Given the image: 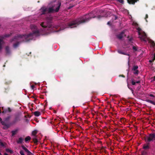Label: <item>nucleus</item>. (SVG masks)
<instances>
[{
    "label": "nucleus",
    "mask_w": 155,
    "mask_h": 155,
    "mask_svg": "<svg viewBox=\"0 0 155 155\" xmlns=\"http://www.w3.org/2000/svg\"><path fill=\"white\" fill-rule=\"evenodd\" d=\"M31 28L32 31V33H31L27 35H18L11 40V42H16L13 45L14 48L18 47L21 42L28 41L30 40L33 39L34 37L38 35L40 31L37 29V26L34 25H31Z\"/></svg>",
    "instance_id": "1"
},
{
    "label": "nucleus",
    "mask_w": 155,
    "mask_h": 155,
    "mask_svg": "<svg viewBox=\"0 0 155 155\" xmlns=\"http://www.w3.org/2000/svg\"><path fill=\"white\" fill-rule=\"evenodd\" d=\"M132 25L135 26V28L138 34L139 38L141 41L145 42L148 41L151 44V46L153 47H154L155 46L154 42L147 37L145 33L138 27V25L136 22L133 21Z\"/></svg>",
    "instance_id": "2"
},
{
    "label": "nucleus",
    "mask_w": 155,
    "mask_h": 155,
    "mask_svg": "<svg viewBox=\"0 0 155 155\" xmlns=\"http://www.w3.org/2000/svg\"><path fill=\"white\" fill-rule=\"evenodd\" d=\"M52 6L49 8L45 7H42L40 10V15H43L48 13L57 12L59 10L61 4L60 2L54 1L52 3Z\"/></svg>",
    "instance_id": "3"
},
{
    "label": "nucleus",
    "mask_w": 155,
    "mask_h": 155,
    "mask_svg": "<svg viewBox=\"0 0 155 155\" xmlns=\"http://www.w3.org/2000/svg\"><path fill=\"white\" fill-rule=\"evenodd\" d=\"M92 14L91 13L87 14L84 16L81 17L77 20H76L71 23L69 24V28H73L76 27L78 25L81 23L86 22L92 18H94L95 17H92Z\"/></svg>",
    "instance_id": "4"
},
{
    "label": "nucleus",
    "mask_w": 155,
    "mask_h": 155,
    "mask_svg": "<svg viewBox=\"0 0 155 155\" xmlns=\"http://www.w3.org/2000/svg\"><path fill=\"white\" fill-rule=\"evenodd\" d=\"M11 117V116H8L4 119V121H2L1 122L2 124L4 126V129H7L10 127V125L8 123V122Z\"/></svg>",
    "instance_id": "5"
},
{
    "label": "nucleus",
    "mask_w": 155,
    "mask_h": 155,
    "mask_svg": "<svg viewBox=\"0 0 155 155\" xmlns=\"http://www.w3.org/2000/svg\"><path fill=\"white\" fill-rule=\"evenodd\" d=\"M145 140L147 142L155 140V134H150L149 136L146 137Z\"/></svg>",
    "instance_id": "6"
},
{
    "label": "nucleus",
    "mask_w": 155,
    "mask_h": 155,
    "mask_svg": "<svg viewBox=\"0 0 155 155\" xmlns=\"http://www.w3.org/2000/svg\"><path fill=\"white\" fill-rule=\"evenodd\" d=\"M138 67L137 66H133L132 68V71H133V73L135 74H138L139 73V71L137 70Z\"/></svg>",
    "instance_id": "7"
},
{
    "label": "nucleus",
    "mask_w": 155,
    "mask_h": 155,
    "mask_svg": "<svg viewBox=\"0 0 155 155\" xmlns=\"http://www.w3.org/2000/svg\"><path fill=\"white\" fill-rule=\"evenodd\" d=\"M41 25L43 28L49 27L50 26V22H48L47 23L42 22L41 24Z\"/></svg>",
    "instance_id": "8"
},
{
    "label": "nucleus",
    "mask_w": 155,
    "mask_h": 155,
    "mask_svg": "<svg viewBox=\"0 0 155 155\" xmlns=\"http://www.w3.org/2000/svg\"><path fill=\"white\" fill-rule=\"evenodd\" d=\"M23 140L24 139L21 137H20L17 140V143L18 144H21L22 143Z\"/></svg>",
    "instance_id": "9"
},
{
    "label": "nucleus",
    "mask_w": 155,
    "mask_h": 155,
    "mask_svg": "<svg viewBox=\"0 0 155 155\" xmlns=\"http://www.w3.org/2000/svg\"><path fill=\"white\" fill-rule=\"evenodd\" d=\"M117 52L119 54L129 56V54H127L126 52H123L120 50H118Z\"/></svg>",
    "instance_id": "10"
},
{
    "label": "nucleus",
    "mask_w": 155,
    "mask_h": 155,
    "mask_svg": "<svg viewBox=\"0 0 155 155\" xmlns=\"http://www.w3.org/2000/svg\"><path fill=\"white\" fill-rule=\"evenodd\" d=\"M124 32V31L122 32L120 34L118 35H117V37L118 38L120 39L122 38L123 36V34Z\"/></svg>",
    "instance_id": "11"
},
{
    "label": "nucleus",
    "mask_w": 155,
    "mask_h": 155,
    "mask_svg": "<svg viewBox=\"0 0 155 155\" xmlns=\"http://www.w3.org/2000/svg\"><path fill=\"white\" fill-rule=\"evenodd\" d=\"M21 147L28 154L31 153L24 146H22Z\"/></svg>",
    "instance_id": "12"
},
{
    "label": "nucleus",
    "mask_w": 155,
    "mask_h": 155,
    "mask_svg": "<svg viewBox=\"0 0 155 155\" xmlns=\"http://www.w3.org/2000/svg\"><path fill=\"white\" fill-rule=\"evenodd\" d=\"M18 130V129H16L14 130H12V136H13L15 135L17 132Z\"/></svg>",
    "instance_id": "13"
},
{
    "label": "nucleus",
    "mask_w": 155,
    "mask_h": 155,
    "mask_svg": "<svg viewBox=\"0 0 155 155\" xmlns=\"http://www.w3.org/2000/svg\"><path fill=\"white\" fill-rule=\"evenodd\" d=\"M5 50L6 51V54H9L10 53L9 48L8 47H6L5 48Z\"/></svg>",
    "instance_id": "14"
},
{
    "label": "nucleus",
    "mask_w": 155,
    "mask_h": 155,
    "mask_svg": "<svg viewBox=\"0 0 155 155\" xmlns=\"http://www.w3.org/2000/svg\"><path fill=\"white\" fill-rule=\"evenodd\" d=\"M34 115L36 117H38L40 115V113L38 111H35L34 113Z\"/></svg>",
    "instance_id": "15"
},
{
    "label": "nucleus",
    "mask_w": 155,
    "mask_h": 155,
    "mask_svg": "<svg viewBox=\"0 0 155 155\" xmlns=\"http://www.w3.org/2000/svg\"><path fill=\"white\" fill-rule=\"evenodd\" d=\"M146 101L147 102L150 103L151 104H152L154 105H155V102H153L152 101L150 100H149L147 99L146 100Z\"/></svg>",
    "instance_id": "16"
},
{
    "label": "nucleus",
    "mask_w": 155,
    "mask_h": 155,
    "mask_svg": "<svg viewBox=\"0 0 155 155\" xmlns=\"http://www.w3.org/2000/svg\"><path fill=\"white\" fill-rule=\"evenodd\" d=\"M31 139V137H30L28 136L25 139V141L27 142L28 140H29Z\"/></svg>",
    "instance_id": "17"
},
{
    "label": "nucleus",
    "mask_w": 155,
    "mask_h": 155,
    "mask_svg": "<svg viewBox=\"0 0 155 155\" xmlns=\"http://www.w3.org/2000/svg\"><path fill=\"white\" fill-rule=\"evenodd\" d=\"M140 82V81H137L135 82L133 80L132 81V85H134L136 83H139Z\"/></svg>",
    "instance_id": "18"
},
{
    "label": "nucleus",
    "mask_w": 155,
    "mask_h": 155,
    "mask_svg": "<svg viewBox=\"0 0 155 155\" xmlns=\"http://www.w3.org/2000/svg\"><path fill=\"white\" fill-rule=\"evenodd\" d=\"M6 151L7 152H10L11 153H13V151L12 150H10L9 149H6Z\"/></svg>",
    "instance_id": "19"
},
{
    "label": "nucleus",
    "mask_w": 155,
    "mask_h": 155,
    "mask_svg": "<svg viewBox=\"0 0 155 155\" xmlns=\"http://www.w3.org/2000/svg\"><path fill=\"white\" fill-rule=\"evenodd\" d=\"M3 43V41L2 39H0V51L2 48V45Z\"/></svg>",
    "instance_id": "20"
},
{
    "label": "nucleus",
    "mask_w": 155,
    "mask_h": 155,
    "mask_svg": "<svg viewBox=\"0 0 155 155\" xmlns=\"http://www.w3.org/2000/svg\"><path fill=\"white\" fill-rule=\"evenodd\" d=\"M37 133V131L36 130H34L32 132V135L33 136H35Z\"/></svg>",
    "instance_id": "21"
},
{
    "label": "nucleus",
    "mask_w": 155,
    "mask_h": 155,
    "mask_svg": "<svg viewBox=\"0 0 155 155\" xmlns=\"http://www.w3.org/2000/svg\"><path fill=\"white\" fill-rule=\"evenodd\" d=\"M33 138L35 142H37V140L36 138V137L35 136H33Z\"/></svg>",
    "instance_id": "22"
},
{
    "label": "nucleus",
    "mask_w": 155,
    "mask_h": 155,
    "mask_svg": "<svg viewBox=\"0 0 155 155\" xmlns=\"http://www.w3.org/2000/svg\"><path fill=\"white\" fill-rule=\"evenodd\" d=\"M20 153L21 155H25L24 152L22 150H21L20 151Z\"/></svg>",
    "instance_id": "23"
},
{
    "label": "nucleus",
    "mask_w": 155,
    "mask_h": 155,
    "mask_svg": "<svg viewBox=\"0 0 155 155\" xmlns=\"http://www.w3.org/2000/svg\"><path fill=\"white\" fill-rule=\"evenodd\" d=\"M148 148V145L147 146H144L143 147V148L144 149H147Z\"/></svg>",
    "instance_id": "24"
},
{
    "label": "nucleus",
    "mask_w": 155,
    "mask_h": 155,
    "mask_svg": "<svg viewBox=\"0 0 155 155\" xmlns=\"http://www.w3.org/2000/svg\"><path fill=\"white\" fill-rule=\"evenodd\" d=\"M133 48L135 51L137 50V48L135 46H133Z\"/></svg>",
    "instance_id": "25"
},
{
    "label": "nucleus",
    "mask_w": 155,
    "mask_h": 155,
    "mask_svg": "<svg viewBox=\"0 0 155 155\" xmlns=\"http://www.w3.org/2000/svg\"><path fill=\"white\" fill-rule=\"evenodd\" d=\"M118 1L121 3H123L124 2L123 0H118Z\"/></svg>",
    "instance_id": "26"
},
{
    "label": "nucleus",
    "mask_w": 155,
    "mask_h": 155,
    "mask_svg": "<svg viewBox=\"0 0 155 155\" xmlns=\"http://www.w3.org/2000/svg\"><path fill=\"white\" fill-rule=\"evenodd\" d=\"M0 145L2 146H4V145L3 143L2 142H0Z\"/></svg>",
    "instance_id": "27"
},
{
    "label": "nucleus",
    "mask_w": 155,
    "mask_h": 155,
    "mask_svg": "<svg viewBox=\"0 0 155 155\" xmlns=\"http://www.w3.org/2000/svg\"><path fill=\"white\" fill-rule=\"evenodd\" d=\"M18 120V118H16L14 120V123H15L17 120Z\"/></svg>",
    "instance_id": "28"
},
{
    "label": "nucleus",
    "mask_w": 155,
    "mask_h": 155,
    "mask_svg": "<svg viewBox=\"0 0 155 155\" xmlns=\"http://www.w3.org/2000/svg\"><path fill=\"white\" fill-rule=\"evenodd\" d=\"M146 154V152H143L142 153V155H145Z\"/></svg>",
    "instance_id": "29"
},
{
    "label": "nucleus",
    "mask_w": 155,
    "mask_h": 155,
    "mask_svg": "<svg viewBox=\"0 0 155 155\" xmlns=\"http://www.w3.org/2000/svg\"><path fill=\"white\" fill-rule=\"evenodd\" d=\"M154 60H153V59L152 60H150L149 61V62H152Z\"/></svg>",
    "instance_id": "30"
},
{
    "label": "nucleus",
    "mask_w": 155,
    "mask_h": 155,
    "mask_svg": "<svg viewBox=\"0 0 155 155\" xmlns=\"http://www.w3.org/2000/svg\"><path fill=\"white\" fill-rule=\"evenodd\" d=\"M31 87L32 89H33L34 88V85H31Z\"/></svg>",
    "instance_id": "31"
},
{
    "label": "nucleus",
    "mask_w": 155,
    "mask_h": 155,
    "mask_svg": "<svg viewBox=\"0 0 155 155\" xmlns=\"http://www.w3.org/2000/svg\"><path fill=\"white\" fill-rule=\"evenodd\" d=\"M153 56V60H155V55H154Z\"/></svg>",
    "instance_id": "32"
},
{
    "label": "nucleus",
    "mask_w": 155,
    "mask_h": 155,
    "mask_svg": "<svg viewBox=\"0 0 155 155\" xmlns=\"http://www.w3.org/2000/svg\"><path fill=\"white\" fill-rule=\"evenodd\" d=\"M150 97H154V96L153 95V94H150Z\"/></svg>",
    "instance_id": "33"
},
{
    "label": "nucleus",
    "mask_w": 155,
    "mask_h": 155,
    "mask_svg": "<svg viewBox=\"0 0 155 155\" xmlns=\"http://www.w3.org/2000/svg\"><path fill=\"white\" fill-rule=\"evenodd\" d=\"M73 7V6H70L69 7H68V9H70V8H72Z\"/></svg>",
    "instance_id": "34"
},
{
    "label": "nucleus",
    "mask_w": 155,
    "mask_h": 155,
    "mask_svg": "<svg viewBox=\"0 0 155 155\" xmlns=\"http://www.w3.org/2000/svg\"><path fill=\"white\" fill-rule=\"evenodd\" d=\"M51 19V17H50L48 19L49 20V21H50Z\"/></svg>",
    "instance_id": "35"
},
{
    "label": "nucleus",
    "mask_w": 155,
    "mask_h": 155,
    "mask_svg": "<svg viewBox=\"0 0 155 155\" xmlns=\"http://www.w3.org/2000/svg\"><path fill=\"white\" fill-rule=\"evenodd\" d=\"M107 24L108 25H110V21H108L107 22Z\"/></svg>",
    "instance_id": "36"
},
{
    "label": "nucleus",
    "mask_w": 155,
    "mask_h": 155,
    "mask_svg": "<svg viewBox=\"0 0 155 155\" xmlns=\"http://www.w3.org/2000/svg\"><path fill=\"white\" fill-rule=\"evenodd\" d=\"M148 17V15H146V18H145V19H146V18H147Z\"/></svg>",
    "instance_id": "37"
},
{
    "label": "nucleus",
    "mask_w": 155,
    "mask_h": 155,
    "mask_svg": "<svg viewBox=\"0 0 155 155\" xmlns=\"http://www.w3.org/2000/svg\"><path fill=\"white\" fill-rule=\"evenodd\" d=\"M117 19V16H115V18H114V20H116V19Z\"/></svg>",
    "instance_id": "38"
},
{
    "label": "nucleus",
    "mask_w": 155,
    "mask_h": 155,
    "mask_svg": "<svg viewBox=\"0 0 155 155\" xmlns=\"http://www.w3.org/2000/svg\"><path fill=\"white\" fill-rule=\"evenodd\" d=\"M9 35H5V37H9Z\"/></svg>",
    "instance_id": "39"
},
{
    "label": "nucleus",
    "mask_w": 155,
    "mask_h": 155,
    "mask_svg": "<svg viewBox=\"0 0 155 155\" xmlns=\"http://www.w3.org/2000/svg\"><path fill=\"white\" fill-rule=\"evenodd\" d=\"M97 18H101V17L100 16H98V17H97Z\"/></svg>",
    "instance_id": "40"
},
{
    "label": "nucleus",
    "mask_w": 155,
    "mask_h": 155,
    "mask_svg": "<svg viewBox=\"0 0 155 155\" xmlns=\"http://www.w3.org/2000/svg\"><path fill=\"white\" fill-rule=\"evenodd\" d=\"M4 155H8V154L6 153H4Z\"/></svg>",
    "instance_id": "41"
},
{
    "label": "nucleus",
    "mask_w": 155,
    "mask_h": 155,
    "mask_svg": "<svg viewBox=\"0 0 155 155\" xmlns=\"http://www.w3.org/2000/svg\"><path fill=\"white\" fill-rule=\"evenodd\" d=\"M0 121H1V122L2 121V119H1V118H0Z\"/></svg>",
    "instance_id": "42"
},
{
    "label": "nucleus",
    "mask_w": 155,
    "mask_h": 155,
    "mask_svg": "<svg viewBox=\"0 0 155 155\" xmlns=\"http://www.w3.org/2000/svg\"><path fill=\"white\" fill-rule=\"evenodd\" d=\"M153 80H155V76L154 77V78H153Z\"/></svg>",
    "instance_id": "43"
},
{
    "label": "nucleus",
    "mask_w": 155,
    "mask_h": 155,
    "mask_svg": "<svg viewBox=\"0 0 155 155\" xmlns=\"http://www.w3.org/2000/svg\"><path fill=\"white\" fill-rule=\"evenodd\" d=\"M123 48H126V47H125V46H124H124H123Z\"/></svg>",
    "instance_id": "44"
},
{
    "label": "nucleus",
    "mask_w": 155,
    "mask_h": 155,
    "mask_svg": "<svg viewBox=\"0 0 155 155\" xmlns=\"http://www.w3.org/2000/svg\"><path fill=\"white\" fill-rule=\"evenodd\" d=\"M129 57L128 58V63L129 64Z\"/></svg>",
    "instance_id": "45"
},
{
    "label": "nucleus",
    "mask_w": 155,
    "mask_h": 155,
    "mask_svg": "<svg viewBox=\"0 0 155 155\" xmlns=\"http://www.w3.org/2000/svg\"><path fill=\"white\" fill-rule=\"evenodd\" d=\"M0 155H2V154L0 153Z\"/></svg>",
    "instance_id": "46"
},
{
    "label": "nucleus",
    "mask_w": 155,
    "mask_h": 155,
    "mask_svg": "<svg viewBox=\"0 0 155 155\" xmlns=\"http://www.w3.org/2000/svg\"><path fill=\"white\" fill-rule=\"evenodd\" d=\"M128 87H129V88H129V86H128Z\"/></svg>",
    "instance_id": "47"
}]
</instances>
